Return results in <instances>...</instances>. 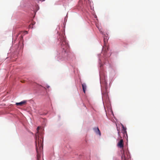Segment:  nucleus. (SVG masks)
<instances>
[{
    "instance_id": "obj_1",
    "label": "nucleus",
    "mask_w": 160,
    "mask_h": 160,
    "mask_svg": "<svg viewBox=\"0 0 160 160\" xmlns=\"http://www.w3.org/2000/svg\"><path fill=\"white\" fill-rule=\"evenodd\" d=\"M40 127H38L37 128V132L35 134L36 138V147L38 146L40 148V149L41 148H43V145L42 143V141L39 139V136L38 135L39 130Z\"/></svg>"
},
{
    "instance_id": "obj_2",
    "label": "nucleus",
    "mask_w": 160,
    "mask_h": 160,
    "mask_svg": "<svg viewBox=\"0 0 160 160\" xmlns=\"http://www.w3.org/2000/svg\"><path fill=\"white\" fill-rule=\"evenodd\" d=\"M61 43L62 48L64 50L65 52H66V50L68 49L69 46L64 36L62 37L61 38Z\"/></svg>"
},
{
    "instance_id": "obj_3",
    "label": "nucleus",
    "mask_w": 160,
    "mask_h": 160,
    "mask_svg": "<svg viewBox=\"0 0 160 160\" xmlns=\"http://www.w3.org/2000/svg\"><path fill=\"white\" fill-rule=\"evenodd\" d=\"M104 46H103V49L105 48V50L106 52H107V51L108 49V45L107 44V38H105V37H104Z\"/></svg>"
},
{
    "instance_id": "obj_4",
    "label": "nucleus",
    "mask_w": 160,
    "mask_h": 160,
    "mask_svg": "<svg viewBox=\"0 0 160 160\" xmlns=\"http://www.w3.org/2000/svg\"><path fill=\"white\" fill-rule=\"evenodd\" d=\"M38 148H39V149H38V146L36 147V150H37V160H39V159L40 158V154L39 153V152H41L42 149V148H41V149H40V148L39 147H38Z\"/></svg>"
},
{
    "instance_id": "obj_5",
    "label": "nucleus",
    "mask_w": 160,
    "mask_h": 160,
    "mask_svg": "<svg viewBox=\"0 0 160 160\" xmlns=\"http://www.w3.org/2000/svg\"><path fill=\"white\" fill-rule=\"evenodd\" d=\"M117 146L121 148H123V140L121 139L117 144Z\"/></svg>"
},
{
    "instance_id": "obj_6",
    "label": "nucleus",
    "mask_w": 160,
    "mask_h": 160,
    "mask_svg": "<svg viewBox=\"0 0 160 160\" xmlns=\"http://www.w3.org/2000/svg\"><path fill=\"white\" fill-rule=\"evenodd\" d=\"M27 103V101L23 100L19 102H17L16 104L18 106H22L24 105H25Z\"/></svg>"
},
{
    "instance_id": "obj_7",
    "label": "nucleus",
    "mask_w": 160,
    "mask_h": 160,
    "mask_svg": "<svg viewBox=\"0 0 160 160\" xmlns=\"http://www.w3.org/2000/svg\"><path fill=\"white\" fill-rule=\"evenodd\" d=\"M93 130L96 132V134L99 135L100 136L101 135V133L98 127L94 128H93Z\"/></svg>"
},
{
    "instance_id": "obj_8",
    "label": "nucleus",
    "mask_w": 160,
    "mask_h": 160,
    "mask_svg": "<svg viewBox=\"0 0 160 160\" xmlns=\"http://www.w3.org/2000/svg\"><path fill=\"white\" fill-rule=\"evenodd\" d=\"M127 156L124 154V155H123L122 157V159L124 158V160H129V159L130 158V156L129 155H128V153L127 154Z\"/></svg>"
},
{
    "instance_id": "obj_9",
    "label": "nucleus",
    "mask_w": 160,
    "mask_h": 160,
    "mask_svg": "<svg viewBox=\"0 0 160 160\" xmlns=\"http://www.w3.org/2000/svg\"><path fill=\"white\" fill-rule=\"evenodd\" d=\"M82 88L83 90L84 93H85V91L86 89L87 86L85 84L83 83L82 84Z\"/></svg>"
},
{
    "instance_id": "obj_10",
    "label": "nucleus",
    "mask_w": 160,
    "mask_h": 160,
    "mask_svg": "<svg viewBox=\"0 0 160 160\" xmlns=\"http://www.w3.org/2000/svg\"><path fill=\"white\" fill-rule=\"evenodd\" d=\"M102 97L103 99L105 98L107 99L108 98V96L107 93H105L104 94H103Z\"/></svg>"
},
{
    "instance_id": "obj_11",
    "label": "nucleus",
    "mask_w": 160,
    "mask_h": 160,
    "mask_svg": "<svg viewBox=\"0 0 160 160\" xmlns=\"http://www.w3.org/2000/svg\"><path fill=\"white\" fill-rule=\"evenodd\" d=\"M117 130L118 131V135L119 136V137H120V138H122V137H121L120 136V131H119V129H118V128H117Z\"/></svg>"
},
{
    "instance_id": "obj_12",
    "label": "nucleus",
    "mask_w": 160,
    "mask_h": 160,
    "mask_svg": "<svg viewBox=\"0 0 160 160\" xmlns=\"http://www.w3.org/2000/svg\"><path fill=\"white\" fill-rule=\"evenodd\" d=\"M123 131V133L124 134H126L127 135V131H126V130L125 129L124 131Z\"/></svg>"
},
{
    "instance_id": "obj_13",
    "label": "nucleus",
    "mask_w": 160,
    "mask_h": 160,
    "mask_svg": "<svg viewBox=\"0 0 160 160\" xmlns=\"http://www.w3.org/2000/svg\"><path fill=\"white\" fill-rule=\"evenodd\" d=\"M122 130L123 131H124V130L125 129L126 130V128L125 127H124L122 125Z\"/></svg>"
},
{
    "instance_id": "obj_14",
    "label": "nucleus",
    "mask_w": 160,
    "mask_h": 160,
    "mask_svg": "<svg viewBox=\"0 0 160 160\" xmlns=\"http://www.w3.org/2000/svg\"><path fill=\"white\" fill-rule=\"evenodd\" d=\"M21 82H22L23 83V82H24V80H23V81H21Z\"/></svg>"
},
{
    "instance_id": "obj_15",
    "label": "nucleus",
    "mask_w": 160,
    "mask_h": 160,
    "mask_svg": "<svg viewBox=\"0 0 160 160\" xmlns=\"http://www.w3.org/2000/svg\"><path fill=\"white\" fill-rule=\"evenodd\" d=\"M45 0H42V1H44Z\"/></svg>"
},
{
    "instance_id": "obj_16",
    "label": "nucleus",
    "mask_w": 160,
    "mask_h": 160,
    "mask_svg": "<svg viewBox=\"0 0 160 160\" xmlns=\"http://www.w3.org/2000/svg\"><path fill=\"white\" fill-rule=\"evenodd\" d=\"M49 86L47 87V88H49Z\"/></svg>"
}]
</instances>
